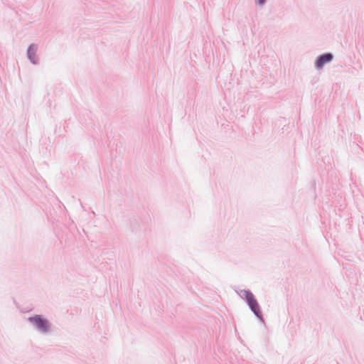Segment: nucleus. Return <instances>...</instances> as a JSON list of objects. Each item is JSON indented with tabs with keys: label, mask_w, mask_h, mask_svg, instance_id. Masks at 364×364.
I'll list each match as a JSON object with an SVG mask.
<instances>
[{
	"label": "nucleus",
	"mask_w": 364,
	"mask_h": 364,
	"mask_svg": "<svg viewBox=\"0 0 364 364\" xmlns=\"http://www.w3.org/2000/svg\"><path fill=\"white\" fill-rule=\"evenodd\" d=\"M29 321L32 322L38 328L43 332L48 330V323L46 320L43 319L40 316H35L29 318Z\"/></svg>",
	"instance_id": "nucleus-1"
},
{
	"label": "nucleus",
	"mask_w": 364,
	"mask_h": 364,
	"mask_svg": "<svg viewBox=\"0 0 364 364\" xmlns=\"http://www.w3.org/2000/svg\"><path fill=\"white\" fill-rule=\"evenodd\" d=\"M265 0H257V2L259 4H263L264 3Z\"/></svg>",
	"instance_id": "nucleus-5"
},
{
	"label": "nucleus",
	"mask_w": 364,
	"mask_h": 364,
	"mask_svg": "<svg viewBox=\"0 0 364 364\" xmlns=\"http://www.w3.org/2000/svg\"><path fill=\"white\" fill-rule=\"evenodd\" d=\"M245 296L252 311L258 316L259 306L253 294L249 291H245Z\"/></svg>",
	"instance_id": "nucleus-2"
},
{
	"label": "nucleus",
	"mask_w": 364,
	"mask_h": 364,
	"mask_svg": "<svg viewBox=\"0 0 364 364\" xmlns=\"http://www.w3.org/2000/svg\"><path fill=\"white\" fill-rule=\"evenodd\" d=\"M333 59V55L330 53H327L325 55H321L317 63H316V67L319 69L322 68L324 65L331 61Z\"/></svg>",
	"instance_id": "nucleus-3"
},
{
	"label": "nucleus",
	"mask_w": 364,
	"mask_h": 364,
	"mask_svg": "<svg viewBox=\"0 0 364 364\" xmlns=\"http://www.w3.org/2000/svg\"><path fill=\"white\" fill-rule=\"evenodd\" d=\"M33 50H35V48L33 46H31L29 48H28V55H29V58L31 59V52H32Z\"/></svg>",
	"instance_id": "nucleus-4"
}]
</instances>
